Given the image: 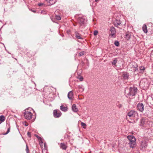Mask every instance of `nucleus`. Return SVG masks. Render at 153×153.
<instances>
[{
  "label": "nucleus",
  "instance_id": "1",
  "mask_svg": "<svg viewBox=\"0 0 153 153\" xmlns=\"http://www.w3.org/2000/svg\"><path fill=\"white\" fill-rule=\"evenodd\" d=\"M137 91V89L135 87L126 88L125 90V94L128 98H130L135 95Z\"/></svg>",
  "mask_w": 153,
  "mask_h": 153
},
{
  "label": "nucleus",
  "instance_id": "2",
  "mask_svg": "<svg viewBox=\"0 0 153 153\" xmlns=\"http://www.w3.org/2000/svg\"><path fill=\"white\" fill-rule=\"evenodd\" d=\"M127 137L130 141L129 144L130 147L133 148L136 144V139L132 135L128 136Z\"/></svg>",
  "mask_w": 153,
  "mask_h": 153
},
{
  "label": "nucleus",
  "instance_id": "3",
  "mask_svg": "<svg viewBox=\"0 0 153 153\" xmlns=\"http://www.w3.org/2000/svg\"><path fill=\"white\" fill-rule=\"evenodd\" d=\"M127 114V116L132 119L137 117L138 115L137 112L134 110H131L129 111Z\"/></svg>",
  "mask_w": 153,
  "mask_h": 153
},
{
  "label": "nucleus",
  "instance_id": "4",
  "mask_svg": "<svg viewBox=\"0 0 153 153\" xmlns=\"http://www.w3.org/2000/svg\"><path fill=\"white\" fill-rule=\"evenodd\" d=\"M116 30L114 27H111L109 30V36L112 38H115L116 37Z\"/></svg>",
  "mask_w": 153,
  "mask_h": 153
},
{
  "label": "nucleus",
  "instance_id": "5",
  "mask_svg": "<svg viewBox=\"0 0 153 153\" xmlns=\"http://www.w3.org/2000/svg\"><path fill=\"white\" fill-rule=\"evenodd\" d=\"M24 114L25 118L27 120H30L32 117V114L28 110H25Z\"/></svg>",
  "mask_w": 153,
  "mask_h": 153
},
{
  "label": "nucleus",
  "instance_id": "6",
  "mask_svg": "<svg viewBox=\"0 0 153 153\" xmlns=\"http://www.w3.org/2000/svg\"><path fill=\"white\" fill-rule=\"evenodd\" d=\"M53 114L55 118H58L61 116L62 113L59 110H55L53 111Z\"/></svg>",
  "mask_w": 153,
  "mask_h": 153
},
{
  "label": "nucleus",
  "instance_id": "7",
  "mask_svg": "<svg viewBox=\"0 0 153 153\" xmlns=\"http://www.w3.org/2000/svg\"><path fill=\"white\" fill-rule=\"evenodd\" d=\"M147 146V142L145 140H143L141 142L140 144V149L144 150L146 149Z\"/></svg>",
  "mask_w": 153,
  "mask_h": 153
},
{
  "label": "nucleus",
  "instance_id": "8",
  "mask_svg": "<svg viewBox=\"0 0 153 153\" xmlns=\"http://www.w3.org/2000/svg\"><path fill=\"white\" fill-rule=\"evenodd\" d=\"M138 109L140 111L142 112L144 110V106L142 103H139L137 104Z\"/></svg>",
  "mask_w": 153,
  "mask_h": 153
},
{
  "label": "nucleus",
  "instance_id": "9",
  "mask_svg": "<svg viewBox=\"0 0 153 153\" xmlns=\"http://www.w3.org/2000/svg\"><path fill=\"white\" fill-rule=\"evenodd\" d=\"M132 65V67L133 68H134L133 70L135 73L138 71V65L137 64L134 62H132L131 63Z\"/></svg>",
  "mask_w": 153,
  "mask_h": 153
},
{
  "label": "nucleus",
  "instance_id": "10",
  "mask_svg": "<svg viewBox=\"0 0 153 153\" xmlns=\"http://www.w3.org/2000/svg\"><path fill=\"white\" fill-rule=\"evenodd\" d=\"M147 83V79L146 78H143L140 81V84L143 86H145Z\"/></svg>",
  "mask_w": 153,
  "mask_h": 153
},
{
  "label": "nucleus",
  "instance_id": "11",
  "mask_svg": "<svg viewBox=\"0 0 153 153\" xmlns=\"http://www.w3.org/2000/svg\"><path fill=\"white\" fill-rule=\"evenodd\" d=\"M85 21L84 18L81 17H79L78 19V22L81 25L84 24L85 22Z\"/></svg>",
  "mask_w": 153,
  "mask_h": 153
},
{
  "label": "nucleus",
  "instance_id": "12",
  "mask_svg": "<svg viewBox=\"0 0 153 153\" xmlns=\"http://www.w3.org/2000/svg\"><path fill=\"white\" fill-rule=\"evenodd\" d=\"M145 70V68L144 67L141 66L139 67V71L138 70V71L136 72L137 73L138 72H139V73L143 74L144 73Z\"/></svg>",
  "mask_w": 153,
  "mask_h": 153
},
{
  "label": "nucleus",
  "instance_id": "13",
  "mask_svg": "<svg viewBox=\"0 0 153 153\" xmlns=\"http://www.w3.org/2000/svg\"><path fill=\"white\" fill-rule=\"evenodd\" d=\"M131 33L129 32H127L126 33L125 38L127 40H129L130 38Z\"/></svg>",
  "mask_w": 153,
  "mask_h": 153
},
{
  "label": "nucleus",
  "instance_id": "14",
  "mask_svg": "<svg viewBox=\"0 0 153 153\" xmlns=\"http://www.w3.org/2000/svg\"><path fill=\"white\" fill-rule=\"evenodd\" d=\"M68 97L70 100H72L73 98V93L71 91H70L68 94Z\"/></svg>",
  "mask_w": 153,
  "mask_h": 153
},
{
  "label": "nucleus",
  "instance_id": "15",
  "mask_svg": "<svg viewBox=\"0 0 153 153\" xmlns=\"http://www.w3.org/2000/svg\"><path fill=\"white\" fill-rule=\"evenodd\" d=\"M114 25L116 27H117L118 26L120 25L121 24V22L120 21L116 20L114 22Z\"/></svg>",
  "mask_w": 153,
  "mask_h": 153
},
{
  "label": "nucleus",
  "instance_id": "16",
  "mask_svg": "<svg viewBox=\"0 0 153 153\" xmlns=\"http://www.w3.org/2000/svg\"><path fill=\"white\" fill-rule=\"evenodd\" d=\"M60 148L63 150H66L67 148L66 145L63 143H61L60 144Z\"/></svg>",
  "mask_w": 153,
  "mask_h": 153
},
{
  "label": "nucleus",
  "instance_id": "17",
  "mask_svg": "<svg viewBox=\"0 0 153 153\" xmlns=\"http://www.w3.org/2000/svg\"><path fill=\"white\" fill-rule=\"evenodd\" d=\"M145 122V119L144 118H142L140 121V125L141 126H143Z\"/></svg>",
  "mask_w": 153,
  "mask_h": 153
},
{
  "label": "nucleus",
  "instance_id": "18",
  "mask_svg": "<svg viewBox=\"0 0 153 153\" xmlns=\"http://www.w3.org/2000/svg\"><path fill=\"white\" fill-rule=\"evenodd\" d=\"M72 110L73 111L76 112L78 111V109L76 107V105L75 104H73L72 107Z\"/></svg>",
  "mask_w": 153,
  "mask_h": 153
},
{
  "label": "nucleus",
  "instance_id": "19",
  "mask_svg": "<svg viewBox=\"0 0 153 153\" xmlns=\"http://www.w3.org/2000/svg\"><path fill=\"white\" fill-rule=\"evenodd\" d=\"M60 109L62 111L65 112L67 111V107H64L63 105H62L60 107Z\"/></svg>",
  "mask_w": 153,
  "mask_h": 153
},
{
  "label": "nucleus",
  "instance_id": "20",
  "mask_svg": "<svg viewBox=\"0 0 153 153\" xmlns=\"http://www.w3.org/2000/svg\"><path fill=\"white\" fill-rule=\"evenodd\" d=\"M142 29L143 31L145 33H146L147 32V28L146 25L144 24L143 25Z\"/></svg>",
  "mask_w": 153,
  "mask_h": 153
},
{
  "label": "nucleus",
  "instance_id": "21",
  "mask_svg": "<svg viewBox=\"0 0 153 153\" xmlns=\"http://www.w3.org/2000/svg\"><path fill=\"white\" fill-rule=\"evenodd\" d=\"M51 5L53 4H54L56 1V0H46Z\"/></svg>",
  "mask_w": 153,
  "mask_h": 153
},
{
  "label": "nucleus",
  "instance_id": "22",
  "mask_svg": "<svg viewBox=\"0 0 153 153\" xmlns=\"http://www.w3.org/2000/svg\"><path fill=\"white\" fill-rule=\"evenodd\" d=\"M78 88L79 89V91L82 92L84 90V88L82 85H79L78 86Z\"/></svg>",
  "mask_w": 153,
  "mask_h": 153
},
{
  "label": "nucleus",
  "instance_id": "23",
  "mask_svg": "<svg viewBox=\"0 0 153 153\" xmlns=\"http://www.w3.org/2000/svg\"><path fill=\"white\" fill-rule=\"evenodd\" d=\"M76 37L78 39H82V38L81 36V35L78 33H76Z\"/></svg>",
  "mask_w": 153,
  "mask_h": 153
},
{
  "label": "nucleus",
  "instance_id": "24",
  "mask_svg": "<svg viewBox=\"0 0 153 153\" xmlns=\"http://www.w3.org/2000/svg\"><path fill=\"white\" fill-rule=\"evenodd\" d=\"M117 62V58H114L112 62L111 63L112 65H116V64Z\"/></svg>",
  "mask_w": 153,
  "mask_h": 153
},
{
  "label": "nucleus",
  "instance_id": "25",
  "mask_svg": "<svg viewBox=\"0 0 153 153\" xmlns=\"http://www.w3.org/2000/svg\"><path fill=\"white\" fill-rule=\"evenodd\" d=\"M5 120V118L4 116L1 115L0 116V121L1 122H4Z\"/></svg>",
  "mask_w": 153,
  "mask_h": 153
},
{
  "label": "nucleus",
  "instance_id": "26",
  "mask_svg": "<svg viewBox=\"0 0 153 153\" xmlns=\"http://www.w3.org/2000/svg\"><path fill=\"white\" fill-rule=\"evenodd\" d=\"M123 76L124 79H126L128 78V74L126 73L123 74Z\"/></svg>",
  "mask_w": 153,
  "mask_h": 153
},
{
  "label": "nucleus",
  "instance_id": "27",
  "mask_svg": "<svg viewBox=\"0 0 153 153\" xmlns=\"http://www.w3.org/2000/svg\"><path fill=\"white\" fill-rule=\"evenodd\" d=\"M81 125L83 127V128H84L85 129L86 128V124L85 123L82 122L81 123Z\"/></svg>",
  "mask_w": 153,
  "mask_h": 153
},
{
  "label": "nucleus",
  "instance_id": "28",
  "mask_svg": "<svg viewBox=\"0 0 153 153\" xmlns=\"http://www.w3.org/2000/svg\"><path fill=\"white\" fill-rule=\"evenodd\" d=\"M55 18L56 19L58 20H59L61 19V17L59 16L56 15L55 16Z\"/></svg>",
  "mask_w": 153,
  "mask_h": 153
},
{
  "label": "nucleus",
  "instance_id": "29",
  "mask_svg": "<svg viewBox=\"0 0 153 153\" xmlns=\"http://www.w3.org/2000/svg\"><path fill=\"white\" fill-rule=\"evenodd\" d=\"M114 44L116 46H118L119 45V43L118 41H115L114 42Z\"/></svg>",
  "mask_w": 153,
  "mask_h": 153
},
{
  "label": "nucleus",
  "instance_id": "30",
  "mask_svg": "<svg viewBox=\"0 0 153 153\" xmlns=\"http://www.w3.org/2000/svg\"><path fill=\"white\" fill-rule=\"evenodd\" d=\"M98 33V31L97 30H95L94 33V36L97 35Z\"/></svg>",
  "mask_w": 153,
  "mask_h": 153
},
{
  "label": "nucleus",
  "instance_id": "31",
  "mask_svg": "<svg viewBox=\"0 0 153 153\" xmlns=\"http://www.w3.org/2000/svg\"><path fill=\"white\" fill-rule=\"evenodd\" d=\"M23 125L26 126H28V123L26 122H24L23 123Z\"/></svg>",
  "mask_w": 153,
  "mask_h": 153
},
{
  "label": "nucleus",
  "instance_id": "32",
  "mask_svg": "<svg viewBox=\"0 0 153 153\" xmlns=\"http://www.w3.org/2000/svg\"><path fill=\"white\" fill-rule=\"evenodd\" d=\"M84 54V52L83 51L79 53V56H80L83 55Z\"/></svg>",
  "mask_w": 153,
  "mask_h": 153
},
{
  "label": "nucleus",
  "instance_id": "33",
  "mask_svg": "<svg viewBox=\"0 0 153 153\" xmlns=\"http://www.w3.org/2000/svg\"><path fill=\"white\" fill-rule=\"evenodd\" d=\"M26 151L27 153H28L29 152V149L27 145L26 146Z\"/></svg>",
  "mask_w": 153,
  "mask_h": 153
},
{
  "label": "nucleus",
  "instance_id": "34",
  "mask_svg": "<svg viewBox=\"0 0 153 153\" xmlns=\"http://www.w3.org/2000/svg\"><path fill=\"white\" fill-rule=\"evenodd\" d=\"M78 79L80 80V81H82L83 79V77L82 76H80L78 78Z\"/></svg>",
  "mask_w": 153,
  "mask_h": 153
},
{
  "label": "nucleus",
  "instance_id": "35",
  "mask_svg": "<svg viewBox=\"0 0 153 153\" xmlns=\"http://www.w3.org/2000/svg\"><path fill=\"white\" fill-rule=\"evenodd\" d=\"M35 136L39 140H41V138L40 137H39L37 135H35Z\"/></svg>",
  "mask_w": 153,
  "mask_h": 153
},
{
  "label": "nucleus",
  "instance_id": "36",
  "mask_svg": "<svg viewBox=\"0 0 153 153\" xmlns=\"http://www.w3.org/2000/svg\"><path fill=\"white\" fill-rule=\"evenodd\" d=\"M44 5L43 3H39L38 4V5L39 6H42Z\"/></svg>",
  "mask_w": 153,
  "mask_h": 153
},
{
  "label": "nucleus",
  "instance_id": "37",
  "mask_svg": "<svg viewBox=\"0 0 153 153\" xmlns=\"http://www.w3.org/2000/svg\"><path fill=\"white\" fill-rule=\"evenodd\" d=\"M10 128H9L8 129L6 132V133L5 134H8L10 132Z\"/></svg>",
  "mask_w": 153,
  "mask_h": 153
},
{
  "label": "nucleus",
  "instance_id": "38",
  "mask_svg": "<svg viewBox=\"0 0 153 153\" xmlns=\"http://www.w3.org/2000/svg\"><path fill=\"white\" fill-rule=\"evenodd\" d=\"M27 134L28 136L30 137H31V133L30 132H28Z\"/></svg>",
  "mask_w": 153,
  "mask_h": 153
},
{
  "label": "nucleus",
  "instance_id": "39",
  "mask_svg": "<svg viewBox=\"0 0 153 153\" xmlns=\"http://www.w3.org/2000/svg\"><path fill=\"white\" fill-rule=\"evenodd\" d=\"M117 106L118 107H119V108H120L122 107V105L121 104H119L118 105H117Z\"/></svg>",
  "mask_w": 153,
  "mask_h": 153
},
{
  "label": "nucleus",
  "instance_id": "40",
  "mask_svg": "<svg viewBox=\"0 0 153 153\" xmlns=\"http://www.w3.org/2000/svg\"><path fill=\"white\" fill-rule=\"evenodd\" d=\"M31 11L34 13H35L36 11V10H32V9L31 10Z\"/></svg>",
  "mask_w": 153,
  "mask_h": 153
},
{
  "label": "nucleus",
  "instance_id": "41",
  "mask_svg": "<svg viewBox=\"0 0 153 153\" xmlns=\"http://www.w3.org/2000/svg\"><path fill=\"white\" fill-rule=\"evenodd\" d=\"M98 0H95V1L96 2H97V1H98Z\"/></svg>",
  "mask_w": 153,
  "mask_h": 153
},
{
  "label": "nucleus",
  "instance_id": "42",
  "mask_svg": "<svg viewBox=\"0 0 153 153\" xmlns=\"http://www.w3.org/2000/svg\"><path fill=\"white\" fill-rule=\"evenodd\" d=\"M152 153H153V152Z\"/></svg>",
  "mask_w": 153,
  "mask_h": 153
}]
</instances>
